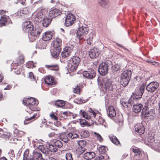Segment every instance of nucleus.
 <instances>
[{"instance_id": "obj_1", "label": "nucleus", "mask_w": 160, "mask_h": 160, "mask_svg": "<svg viewBox=\"0 0 160 160\" xmlns=\"http://www.w3.org/2000/svg\"><path fill=\"white\" fill-rule=\"evenodd\" d=\"M23 102V104L27 107L26 109L25 119L24 121V124L27 125L34 121L39 117V116H37V113H34L32 116H31L33 111L39 110V108L37 107L38 102L37 103L36 99L31 97L24 98Z\"/></svg>"}, {"instance_id": "obj_2", "label": "nucleus", "mask_w": 160, "mask_h": 160, "mask_svg": "<svg viewBox=\"0 0 160 160\" xmlns=\"http://www.w3.org/2000/svg\"><path fill=\"white\" fill-rule=\"evenodd\" d=\"M144 90L143 86H141L139 89H137L135 90V93L131 96L128 101V103L130 104V106H132L135 101H137L142 98Z\"/></svg>"}, {"instance_id": "obj_3", "label": "nucleus", "mask_w": 160, "mask_h": 160, "mask_svg": "<svg viewBox=\"0 0 160 160\" xmlns=\"http://www.w3.org/2000/svg\"><path fill=\"white\" fill-rule=\"evenodd\" d=\"M81 61L79 57L75 56L71 58L68 60V69L71 72L76 71Z\"/></svg>"}, {"instance_id": "obj_4", "label": "nucleus", "mask_w": 160, "mask_h": 160, "mask_svg": "<svg viewBox=\"0 0 160 160\" xmlns=\"http://www.w3.org/2000/svg\"><path fill=\"white\" fill-rule=\"evenodd\" d=\"M132 75L131 70H127L124 71L120 75V82L123 87H125L128 84Z\"/></svg>"}, {"instance_id": "obj_5", "label": "nucleus", "mask_w": 160, "mask_h": 160, "mask_svg": "<svg viewBox=\"0 0 160 160\" xmlns=\"http://www.w3.org/2000/svg\"><path fill=\"white\" fill-rule=\"evenodd\" d=\"M88 28L82 26L80 27L77 32V35L79 40L82 42L85 40L86 35L88 32Z\"/></svg>"}, {"instance_id": "obj_6", "label": "nucleus", "mask_w": 160, "mask_h": 160, "mask_svg": "<svg viewBox=\"0 0 160 160\" xmlns=\"http://www.w3.org/2000/svg\"><path fill=\"white\" fill-rule=\"evenodd\" d=\"M42 31V30L39 27H35L32 29L30 32V36H29L31 40L33 42L38 37Z\"/></svg>"}, {"instance_id": "obj_7", "label": "nucleus", "mask_w": 160, "mask_h": 160, "mask_svg": "<svg viewBox=\"0 0 160 160\" xmlns=\"http://www.w3.org/2000/svg\"><path fill=\"white\" fill-rule=\"evenodd\" d=\"M159 83L156 82H152L148 85L146 87L147 90L150 92H155L158 88Z\"/></svg>"}, {"instance_id": "obj_8", "label": "nucleus", "mask_w": 160, "mask_h": 160, "mask_svg": "<svg viewBox=\"0 0 160 160\" xmlns=\"http://www.w3.org/2000/svg\"><path fill=\"white\" fill-rule=\"evenodd\" d=\"M74 15L71 13H68L66 16L65 20V25L66 26H69L73 24L76 20Z\"/></svg>"}, {"instance_id": "obj_9", "label": "nucleus", "mask_w": 160, "mask_h": 160, "mask_svg": "<svg viewBox=\"0 0 160 160\" xmlns=\"http://www.w3.org/2000/svg\"><path fill=\"white\" fill-rule=\"evenodd\" d=\"M24 58L22 56H19L15 61H13L12 64L13 66V68L15 69L20 68L18 67H22L24 62Z\"/></svg>"}, {"instance_id": "obj_10", "label": "nucleus", "mask_w": 160, "mask_h": 160, "mask_svg": "<svg viewBox=\"0 0 160 160\" xmlns=\"http://www.w3.org/2000/svg\"><path fill=\"white\" fill-rule=\"evenodd\" d=\"M108 65L106 62L101 63L99 67L98 71L100 74L105 76L108 73Z\"/></svg>"}, {"instance_id": "obj_11", "label": "nucleus", "mask_w": 160, "mask_h": 160, "mask_svg": "<svg viewBox=\"0 0 160 160\" xmlns=\"http://www.w3.org/2000/svg\"><path fill=\"white\" fill-rule=\"evenodd\" d=\"M82 74L84 77L89 79H92L96 76L95 71L92 68L88 69L87 71H84Z\"/></svg>"}, {"instance_id": "obj_12", "label": "nucleus", "mask_w": 160, "mask_h": 160, "mask_svg": "<svg viewBox=\"0 0 160 160\" xmlns=\"http://www.w3.org/2000/svg\"><path fill=\"white\" fill-rule=\"evenodd\" d=\"M44 81L45 83L48 85H55L57 83L55 78L51 75L46 77L44 79Z\"/></svg>"}, {"instance_id": "obj_13", "label": "nucleus", "mask_w": 160, "mask_h": 160, "mask_svg": "<svg viewBox=\"0 0 160 160\" xmlns=\"http://www.w3.org/2000/svg\"><path fill=\"white\" fill-rule=\"evenodd\" d=\"M135 129L136 134L141 135L145 132V128L142 123H139L135 126Z\"/></svg>"}, {"instance_id": "obj_14", "label": "nucleus", "mask_w": 160, "mask_h": 160, "mask_svg": "<svg viewBox=\"0 0 160 160\" xmlns=\"http://www.w3.org/2000/svg\"><path fill=\"white\" fill-rule=\"evenodd\" d=\"M33 28L34 26L31 22L27 21L23 22V30L28 32L29 34Z\"/></svg>"}, {"instance_id": "obj_15", "label": "nucleus", "mask_w": 160, "mask_h": 160, "mask_svg": "<svg viewBox=\"0 0 160 160\" xmlns=\"http://www.w3.org/2000/svg\"><path fill=\"white\" fill-rule=\"evenodd\" d=\"M62 40L59 38L57 37L53 41V45L54 48L59 50H61L62 46Z\"/></svg>"}, {"instance_id": "obj_16", "label": "nucleus", "mask_w": 160, "mask_h": 160, "mask_svg": "<svg viewBox=\"0 0 160 160\" xmlns=\"http://www.w3.org/2000/svg\"><path fill=\"white\" fill-rule=\"evenodd\" d=\"M61 13L62 12L60 10L57 9H54L50 11L48 17L52 19L53 18L60 15Z\"/></svg>"}, {"instance_id": "obj_17", "label": "nucleus", "mask_w": 160, "mask_h": 160, "mask_svg": "<svg viewBox=\"0 0 160 160\" xmlns=\"http://www.w3.org/2000/svg\"><path fill=\"white\" fill-rule=\"evenodd\" d=\"M33 153V156L30 159V160H44L40 153L34 151Z\"/></svg>"}, {"instance_id": "obj_18", "label": "nucleus", "mask_w": 160, "mask_h": 160, "mask_svg": "<svg viewBox=\"0 0 160 160\" xmlns=\"http://www.w3.org/2000/svg\"><path fill=\"white\" fill-rule=\"evenodd\" d=\"M53 34L51 32H46L43 35L42 39L44 41L50 40L52 38Z\"/></svg>"}, {"instance_id": "obj_19", "label": "nucleus", "mask_w": 160, "mask_h": 160, "mask_svg": "<svg viewBox=\"0 0 160 160\" xmlns=\"http://www.w3.org/2000/svg\"><path fill=\"white\" fill-rule=\"evenodd\" d=\"M52 20V18H49L47 17H44L42 21V23L44 27H47L51 24Z\"/></svg>"}, {"instance_id": "obj_20", "label": "nucleus", "mask_w": 160, "mask_h": 160, "mask_svg": "<svg viewBox=\"0 0 160 160\" xmlns=\"http://www.w3.org/2000/svg\"><path fill=\"white\" fill-rule=\"evenodd\" d=\"M104 86L105 89L110 90H112V82L111 80L107 79L106 80H104Z\"/></svg>"}, {"instance_id": "obj_21", "label": "nucleus", "mask_w": 160, "mask_h": 160, "mask_svg": "<svg viewBox=\"0 0 160 160\" xmlns=\"http://www.w3.org/2000/svg\"><path fill=\"white\" fill-rule=\"evenodd\" d=\"M95 154L93 152H87L84 153L83 158L86 159H91L95 157Z\"/></svg>"}, {"instance_id": "obj_22", "label": "nucleus", "mask_w": 160, "mask_h": 160, "mask_svg": "<svg viewBox=\"0 0 160 160\" xmlns=\"http://www.w3.org/2000/svg\"><path fill=\"white\" fill-rule=\"evenodd\" d=\"M71 52L72 50L70 48H66L62 52V57L66 58L71 55Z\"/></svg>"}, {"instance_id": "obj_23", "label": "nucleus", "mask_w": 160, "mask_h": 160, "mask_svg": "<svg viewBox=\"0 0 160 160\" xmlns=\"http://www.w3.org/2000/svg\"><path fill=\"white\" fill-rule=\"evenodd\" d=\"M68 133V132L62 133L60 136V139L65 142H67L68 141L69 138Z\"/></svg>"}, {"instance_id": "obj_24", "label": "nucleus", "mask_w": 160, "mask_h": 160, "mask_svg": "<svg viewBox=\"0 0 160 160\" xmlns=\"http://www.w3.org/2000/svg\"><path fill=\"white\" fill-rule=\"evenodd\" d=\"M132 105H133V111L136 113L140 112L142 107V105L141 104L135 105L134 103Z\"/></svg>"}, {"instance_id": "obj_25", "label": "nucleus", "mask_w": 160, "mask_h": 160, "mask_svg": "<svg viewBox=\"0 0 160 160\" xmlns=\"http://www.w3.org/2000/svg\"><path fill=\"white\" fill-rule=\"evenodd\" d=\"M154 112V111L152 109H151L150 111L147 112V110L144 108L142 109V113L145 114L146 117L154 116L155 114Z\"/></svg>"}, {"instance_id": "obj_26", "label": "nucleus", "mask_w": 160, "mask_h": 160, "mask_svg": "<svg viewBox=\"0 0 160 160\" xmlns=\"http://www.w3.org/2000/svg\"><path fill=\"white\" fill-rule=\"evenodd\" d=\"M89 56L91 58H95L98 55V53L96 49H92L89 52Z\"/></svg>"}, {"instance_id": "obj_27", "label": "nucleus", "mask_w": 160, "mask_h": 160, "mask_svg": "<svg viewBox=\"0 0 160 160\" xmlns=\"http://www.w3.org/2000/svg\"><path fill=\"white\" fill-rule=\"evenodd\" d=\"M9 18L6 15L2 16L0 18V26H5L7 22L8 18Z\"/></svg>"}, {"instance_id": "obj_28", "label": "nucleus", "mask_w": 160, "mask_h": 160, "mask_svg": "<svg viewBox=\"0 0 160 160\" xmlns=\"http://www.w3.org/2000/svg\"><path fill=\"white\" fill-rule=\"evenodd\" d=\"M156 102V98L154 96H152L147 102V104L148 106L153 105Z\"/></svg>"}, {"instance_id": "obj_29", "label": "nucleus", "mask_w": 160, "mask_h": 160, "mask_svg": "<svg viewBox=\"0 0 160 160\" xmlns=\"http://www.w3.org/2000/svg\"><path fill=\"white\" fill-rule=\"evenodd\" d=\"M108 116L111 117H113L116 115V112L112 106H109L108 108Z\"/></svg>"}, {"instance_id": "obj_30", "label": "nucleus", "mask_w": 160, "mask_h": 160, "mask_svg": "<svg viewBox=\"0 0 160 160\" xmlns=\"http://www.w3.org/2000/svg\"><path fill=\"white\" fill-rule=\"evenodd\" d=\"M61 50H58L54 48L53 49L51 50V54L54 58H58Z\"/></svg>"}, {"instance_id": "obj_31", "label": "nucleus", "mask_w": 160, "mask_h": 160, "mask_svg": "<svg viewBox=\"0 0 160 160\" xmlns=\"http://www.w3.org/2000/svg\"><path fill=\"white\" fill-rule=\"evenodd\" d=\"M45 67L48 69L51 70L57 71L59 69V66L58 64L46 65Z\"/></svg>"}, {"instance_id": "obj_32", "label": "nucleus", "mask_w": 160, "mask_h": 160, "mask_svg": "<svg viewBox=\"0 0 160 160\" xmlns=\"http://www.w3.org/2000/svg\"><path fill=\"white\" fill-rule=\"evenodd\" d=\"M109 138L110 140L113 143L116 145L120 144L119 141L115 136L113 135H111L109 136Z\"/></svg>"}, {"instance_id": "obj_33", "label": "nucleus", "mask_w": 160, "mask_h": 160, "mask_svg": "<svg viewBox=\"0 0 160 160\" xmlns=\"http://www.w3.org/2000/svg\"><path fill=\"white\" fill-rule=\"evenodd\" d=\"M47 44L44 42L43 40H39L36 44L37 46L40 49H43L45 48Z\"/></svg>"}, {"instance_id": "obj_34", "label": "nucleus", "mask_w": 160, "mask_h": 160, "mask_svg": "<svg viewBox=\"0 0 160 160\" xmlns=\"http://www.w3.org/2000/svg\"><path fill=\"white\" fill-rule=\"evenodd\" d=\"M110 159L109 156L107 154H104V155H99L95 160H107Z\"/></svg>"}, {"instance_id": "obj_35", "label": "nucleus", "mask_w": 160, "mask_h": 160, "mask_svg": "<svg viewBox=\"0 0 160 160\" xmlns=\"http://www.w3.org/2000/svg\"><path fill=\"white\" fill-rule=\"evenodd\" d=\"M52 142L54 144V145L58 148H61L63 146V143L61 141L54 139L52 140Z\"/></svg>"}, {"instance_id": "obj_36", "label": "nucleus", "mask_w": 160, "mask_h": 160, "mask_svg": "<svg viewBox=\"0 0 160 160\" xmlns=\"http://www.w3.org/2000/svg\"><path fill=\"white\" fill-rule=\"evenodd\" d=\"M107 150H108V148L104 146H102L98 148L99 152L103 154L102 155H104V154H105V153Z\"/></svg>"}, {"instance_id": "obj_37", "label": "nucleus", "mask_w": 160, "mask_h": 160, "mask_svg": "<svg viewBox=\"0 0 160 160\" xmlns=\"http://www.w3.org/2000/svg\"><path fill=\"white\" fill-rule=\"evenodd\" d=\"M65 102L63 100H58L55 101V105L57 107H62L65 105Z\"/></svg>"}, {"instance_id": "obj_38", "label": "nucleus", "mask_w": 160, "mask_h": 160, "mask_svg": "<svg viewBox=\"0 0 160 160\" xmlns=\"http://www.w3.org/2000/svg\"><path fill=\"white\" fill-rule=\"evenodd\" d=\"M85 151V148L82 147H79L76 150V153L78 155H81Z\"/></svg>"}, {"instance_id": "obj_39", "label": "nucleus", "mask_w": 160, "mask_h": 160, "mask_svg": "<svg viewBox=\"0 0 160 160\" xmlns=\"http://www.w3.org/2000/svg\"><path fill=\"white\" fill-rule=\"evenodd\" d=\"M81 91V87L80 85H77L73 89V92L74 93L78 94H80Z\"/></svg>"}, {"instance_id": "obj_40", "label": "nucleus", "mask_w": 160, "mask_h": 160, "mask_svg": "<svg viewBox=\"0 0 160 160\" xmlns=\"http://www.w3.org/2000/svg\"><path fill=\"white\" fill-rule=\"evenodd\" d=\"M80 123L82 127H84L85 126H90V124L84 119H80Z\"/></svg>"}, {"instance_id": "obj_41", "label": "nucleus", "mask_w": 160, "mask_h": 160, "mask_svg": "<svg viewBox=\"0 0 160 160\" xmlns=\"http://www.w3.org/2000/svg\"><path fill=\"white\" fill-rule=\"evenodd\" d=\"M147 140L151 145H153L155 143V139L153 136H149L147 138Z\"/></svg>"}, {"instance_id": "obj_42", "label": "nucleus", "mask_w": 160, "mask_h": 160, "mask_svg": "<svg viewBox=\"0 0 160 160\" xmlns=\"http://www.w3.org/2000/svg\"><path fill=\"white\" fill-rule=\"evenodd\" d=\"M132 151L137 156H139L141 153L140 150L139 148L136 147L132 148Z\"/></svg>"}, {"instance_id": "obj_43", "label": "nucleus", "mask_w": 160, "mask_h": 160, "mask_svg": "<svg viewBox=\"0 0 160 160\" xmlns=\"http://www.w3.org/2000/svg\"><path fill=\"white\" fill-rule=\"evenodd\" d=\"M81 115L82 117L85 118L89 120L91 119V116L89 115L88 113L85 111H83L81 113Z\"/></svg>"}, {"instance_id": "obj_44", "label": "nucleus", "mask_w": 160, "mask_h": 160, "mask_svg": "<svg viewBox=\"0 0 160 160\" xmlns=\"http://www.w3.org/2000/svg\"><path fill=\"white\" fill-rule=\"evenodd\" d=\"M121 102L123 107L125 108H128V107L132 106L130 105V104L128 103V102L127 103L125 99H122L121 101Z\"/></svg>"}, {"instance_id": "obj_45", "label": "nucleus", "mask_w": 160, "mask_h": 160, "mask_svg": "<svg viewBox=\"0 0 160 160\" xmlns=\"http://www.w3.org/2000/svg\"><path fill=\"white\" fill-rule=\"evenodd\" d=\"M81 136L83 138H85L88 137L89 135V132L87 130L82 131L81 132Z\"/></svg>"}, {"instance_id": "obj_46", "label": "nucleus", "mask_w": 160, "mask_h": 160, "mask_svg": "<svg viewBox=\"0 0 160 160\" xmlns=\"http://www.w3.org/2000/svg\"><path fill=\"white\" fill-rule=\"evenodd\" d=\"M58 148L54 145H49V150L52 152H56L58 151Z\"/></svg>"}, {"instance_id": "obj_47", "label": "nucleus", "mask_w": 160, "mask_h": 160, "mask_svg": "<svg viewBox=\"0 0 160 160\" xmlns=\"http://www.w3.org/2000/svg\"><path fill=\"white\" fill-rule=\"evenodd\" d=\"M26 66L27 68H32L34 67H35L34 62L32 61H30L26 63Z\"/></svg>"}, {"instance_id": "obj_48", "label": "nucleus", "mask_w": 160, "mask_h": 160, "mask_svg": "<svg viewBox=\"0 0 160 160\" xmlns=\"http://www.w3.org/2000/svg\"><path fill=\"white\" fill-rule=\"evenodd\" d=\"M38 149L45 154H48V151H46L44 147L42 145H39L38 147Z\"/></svg>"}, {"instance_id": "obj_49", "label": "nucleus", "mask_w": 160, "mask_h": 160, "mask_svg": "<svg viewBox=\"0 0 160 160\" xmlns=\"http://www.w3.org/2000/svg\"><path fill=\"white\" fill-rule=\"evenodd\" d=\"M68 137L69 138L74 139L78 137L79 136L74 132L68 133Z\"/></svg>"}, {"instance_id": "obj_50", "label": "nucleus", "mask_w": 160, "mask_h": 160, "mask_svg": "<svg viewBox=\"0 0 160 160\" xmlns=\"http://www.w3.org/2000/svg\"><path fill=\"white\" fill-rule=\"evenodd\" d=\"M49 116L51 118L54 120L57 121L58 120V117L52 112H51L49 114Z\"/></svg>"}, {"instance_id": "obj_51", "label": "nucleus", "mask_w": 160, "mask_h": 160, "mask_svg": "<svg viewBox=\"0 0 160 160\" xmlns=\"http://www.w3.org/2000/svg\"><path fill=\"white\" fill-rule=\"evenodd\" d=\"M94 134L95 135V137L100 142H102L103 141V139L101 136L98 133L94 132Z\"/></svg>"}, {"instance_id": "obj_52", "label": "nucleus", "mask_w": 160, "mask_h": 160, "mask_svg": "<svg viewBox=\"0 0 160 160\" xmlns=\"http://www.w3.org/2000/svg\"><path fill=\"white\" fill-rule=\"evenodd\" d=\"M108 3V1L107 0H102L101 2H99V4L102 7H105L107 5Z\"/></svg>"}, {"instance_id": "obj_53", "label": "nucleus", "mask_w": 160, "mask_h": 160, "mask_svg": "<svg viewBox=\"0 0 160 160\" xmlns=\"http://www.w3.org/2000/svg\"><path fill=\"white\" fill-rule=\"evenodd\" d=\"M78 143L80 147H84L86 146V141L84 140H80L78 142Z\"/></svg>"}, {"instance_id": "obj_54", "label": "nucleus", "mask_w": 160, "mask_h": 160, "mask_svg": "<svg viewBox=\"0 0 160 160\" xmlns=\"http://www.w3.org/2000/svg\"><path fill=\"white\" fill-rule=\"evenodd\" d=\"M66 158L67 160H73L72 155L71 153H67L66 155Z\"/></svg>"}, {"instance_id": "obj_55", "label": "nucleus", "mask_w": 160, "mask_h": 160, "mask_svg": "<svg viewBox=\"0 0 160 160\" xmlns=\"http://www.w3.org/2000/svg\"><path fill=\"white\" fill-rule=\"evenodd\" d=\"M98 121L100 124H104L105 120L102 117H99L98 119Z\"/></svg>"}, {"instance_id": "obj_56", "label": "nucleus", "mask_w": 160, "mask_h": 160, "mask_svg": "<svg viewBox=\"0 0 160 160\" xmlns=\"http://www.w3.org/2000/svg\"><path fill=\"white\" fill-rule=\"evenodd\" d=\"M28 77L32 80H34L35 79V77L34 76L33 73L32 72H30L29 73Z\"/></svg>"}, {"instance_id": "obj_57", "label": "nucleus", "mask_w": 160, "mask_h": 160, "mask_svg": "<svg viewBox=\"0 0 160 160\" xmlns=\"http://www.w3.org/2000/svg\"><path fill=\"white\" fill-rule=\"evenodd\" d=\"M24 14H26L29 13V11L28 10L27 8H24L21 11Z\"/></svg>"}, {"instance_id": "obj_58", "label": "nucleus", "mask_w": 160, "mask_h": 160, "mask_svg": "<svg viewBox=\"0 0 160 160\" xmlns=\"http://www.w3.org/2000/svg\"><path fill=\"white\" fill-rule=\"evenodd\" d=\"M37 16L39 18H42V19L44 18V17H45L43 13L41 12H38V13Z\"/></svg>"}, {"instance_id": "obj_59", "label": "nucleus", "mask_w": 160, "mask_h": 160, "mask_svg": "<svg viewBox=\"0 0 160 160\" xmlns=\"http://www.w3.org/2000/svg\"><path fill=\"white\" fill-rule=\"evenodd\" d=\"M89 112L90 113L92 114L94 118H95L96 115V112L93 110L91 108H89Z\"/></svg>"}, {"instance_id": "obj_60", "label": "nucleus", "mask_w": 160, "mask_h": 160, "mask_svg": "<svg viewBox=\"0 0 160 160\" xmlns=\"http://www.w3.org/2000/svg\"><path fill=\"white\" fill-rule=\"evenodd\" d=\"M5 132L2 129L0 128V137H2L4 136Z\"/></svg>"}, {"instance_id": "obj_61", "label": "nucleus", "mask_w": 160, "mask_h": 160, "mask_svg": "<svg viewBox=\"0 0 160 160\" xmlns=\"http://www.w3.org/2000/svg\"><path fill=\"white\" fill-rule=\"evenodd\" d=\"M87 43L88 45H91L92 42V38H88L87 40Z\"/></svg>"}, {"instance_id": "obj_62", "label": "nucleus", "mask_w": 160, "mask_h": 160, "mask_svg": "<svg viewBox=\"0 0 160 160\" xmlns=\"http://www.w3.org/2000/svg\"><path fill=\"white\" fill-rule=\"evenodd\" d=\"M29 150L27 149L24 152L23 156L29 157Z\"/></svg>"}, {"instance_id": "obj_63", "label": "nucleus", "mask_w": 160, "mask_h": 160, "mask_svg": "<svg viewBox=\"0 0 160 160\" xmlns=\"http://www.w3.org/2000/svg\"><path fill=\"white\" fill-rule=\"evenodd\" d=\"M18 2L22 5H26L25 2L26 0H17Z\"/></svg>"}, {"instance_id": "obj_64", "label": "nucleus", "mask_w": 160, "mask_h": 160, "mask_svg": "<svg viewBox=\"0 0 160 160\" xmlns=\"http://www.w3.org/2000/svg\"><path fill=\"white\" fill-rule=\"evenodd\" d=\"M62 114H63V115H65L66 116H68L70 115V112H67V111L63 112L62 113Z\"/></svg>"}]
</instances>
